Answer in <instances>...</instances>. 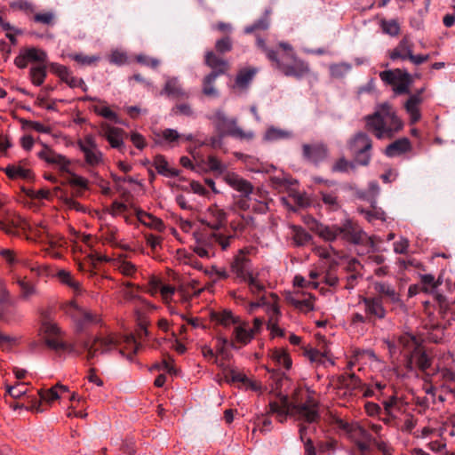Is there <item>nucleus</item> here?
I'll return each instance as SVG.
<instances>
[{"instance_id": "nucleus-59", "label": "nucleus", "mask_w": 455, "mask_h": 455, "mask_svg": "<svg viewBox=\"0 0 455 455\" xmlns=\"http://www.w3.org/2000/svg\"><path fill=\"white\" fill-rule=\"evenodd\" d=\"M351 69V66L347 63L334 64L330 67V71L332 76L340 77L347 74Z\"/></svg>"}, {"instance_id": "nucleus-21", "label": "nucleus", "mask_w": 455, "mask_h": 455, "mask_svg": "<svg viewBox=\"0 0 455 455\" xmlns=\"http://www.w3.org/2000/svg\"><path fill=\"white\" fill-rule=\"evenodd\" d=\"M303 157L313 164H317L327 157V148L322 143L304 144Z\"/></svg>"}, {"instance_id": "nucleus-4", "label": "nucleus", "mask_w": 455, "mask_h": 455, "mask_svg": "<svg viewBox=\"0 0 455 455\" xmlns=\"http://www.w3.org/2000/svg\"><path fill=\"white\" fill-rule=\"evenodd\" d=\"M366 126L378 139L392 138L403 126L391 106L380 105L375 113L365 117Z\"/></svg>"}, {"instance_id": "nucleus-49", "label": "nucleus", "mask_w": 455, "mask_h": 455, "mask_svg": "<svg viewBox=\"0 0 455 455\" xmlns=\"http://www.w3.org/2000/svg\"><path fill=\"white\" fill-rule=\"evenodd\" d=\"M290 303L294 306L297 309H299L301 312H309L313 310L314 305L311 299V297L304 298V299H299L296 297H291L289 299Z\"/></svg>"}, {"instance_id": "nucleus-52", "label": "nucleus", "mask_w": 455, "mask_h": 455, "mask_svg": "<svg viewBox=\"0 0 455 455\" xmlns=\"http://www.w3.org/2000/svg\"><path fill=\"white\" fill-rule=\"evenodd\" d=\"M5 172L7 176L12 179H28L30 177V171L28 169L18 165H11L6 167Z\"/></svg>"}, {"instance_id": "nucleus-18", "label": "nucleus", "mask_w": 455, "mask_h": 455, "mask_svg": "<svg viewBox=\"0 0 455 455\" xmlns=\"http://www.w3.org/2000/svg\"><path fill=\"white\" fill-rule=\"evenodd\" d=\"M37 156L47 164L56 166L62 172H68L70 164L69 160L45 145H44L43 149L37 153Z\"/></svg>"}, {"instance_id": "nucleus-57", "label": "nucleus", "mask_w": 455, "mask_h": 455, "mask_svg": "<svg viewBox=\"0 0 455 455\" xmlns=\"http://www.w3.org/2000/svg\"><path fill=\"white\" fill-rule=\"evenodd\" d=\"M71 58L84 66L92 65L100 59V56H88L82 53L73 54L71 55Z\"/></svg>"}, {"instance_id": "nucleus-54", "label": "nucleus", "mask_w": 455, "mask_h": 455, "mask_svg": "<svg viewBox=\"0 0 455 455\" xmlns=\"http://www.w3.org/2000/svg\"><path fill=\"white\" fill-rule=\"evenodd\" d=\"M380 26H381L383 32L391 36H395L400 32V26L397 23V21L395 20H381Z\"/></svg>"}, {"instance_id": "nucleus-17", "label": "nucleus", "mask_w": 455, "mask_h": 455, "mask_svg": "<svg viewBox=\"0 0 455 455\" xmlns=\"http://www.w3.org/2000/svg\"><path fill=\"white\" fill-rule=\"evenodd\" d=\"M224 181L234 190L240 194V196L249 197L253 192L251 183L235 172L225 174Z\"/></svg>"}, {"instance_id": "nucleus-41", "label": "nucleus", "mask_w": 455, "mask_h": 455, "mask_svg": "<svg viewBox=\"0 0 455 455\" xmlns=\"http://www.w3.org/2000/svg\"><path fill=\"white\" fill-rule=\"evenodd\" d=\"M252 225L253 218L249 214L238 215L230 222V226L235 232H243Z\"/></svg>"}, {"instance_id": "nucleus-12", "label": "nucleus", "mask_w": 455, "mask_h": 455, "mask_svg": "<svg viewBox=\"0 0 455 455\" xmlns=\"http://www.w3.org/2000/svg\"><path fill=\"white\" fill-rule=\"evenodd\" d=\"M78 148L83 152L84 160L90 166H98L103 163V154L92 135H86L77 141Z\"/></svg>"}, {"instance_id": "nucleus-46", "label": "nucleus", "mask_w": 455, "mask_h": 455, "mask_svg": "<svg viewBox=\"0 0 455 455\" xmlns=\"http://www.w3.org/2000/svg\"><path fill=\"white\" fill-rule=\"evenodd\" d=\"M226 378L228 379V381L230 380L232 382H240V383H243V385L251 386V387L252 389H257L258 388L256 384L252 383L246 377V375L243 372L239 371L237 370H235V369L229 370V371L228 372Z\"/></svg>"}, {"instance_id": "nucleus-30", "label": "nucleus", "mask_w": 455, "mask_h": 455, "mask_svg": "<svg viewBox=\"0 0 455 455\" xmlns=\"http://www.w3.org/2000/svg\"><path fill=\"white\" fill-rule=\"evenodd\" d=\"M137 217L140 223L152 229L159 232H162L164 229V224L162 220L148 212L144 211H138Z\"/></svg>"}, {"instance_id": "nucleus-45", "label": "nucleus", "mask_w": 455, "mask_h": 455, "mask_svg": "<svg viewBox=\"0 0 455 455\" xmlns=\"http://www.w3.org/2000/svg\"><path fill=\"white\" fill-rule=\"evenodd\" d=\"M414 358L416 359L417 365L419 369L424 371L430 366V361L427 355L425 353L417 350L411 355V358L408 359L407 368L409 370H412V360Z\"/></svg>"}, {"instance_id": "nucleus-48", "label": "nucleus", "mask_w": 455, "mask_h": 455, "mask_svg": "<svg viewBox=\"0 0 455 455\" xmlns=\"http://www.w3.org/2000/svg\"><path fill=\"white\" fill-rule=\"evenodd\" d=\"M273 299V302L266 301V312L268 315V322L275 323V321H279V317L281 315L280 308L275 303L277 297L274 294L271 295Z\"/></svg>"}, {"instance_id": "nucleus-5", "label": "nucleus", "mask_w": 455, "mask_h": 455, "mask_svg": "<svg viewBox=\"0 0 455 455\" xmlns=\"http://www.w3.org/2000/svg\"><path fill=\"white\" fill-rule=\"evenodd\" d=\"M232 272L242 281L248 284L249 290L252 294H259L266 290V273L264 269L254 271L251 267V263L247 257L240 251L235 256L232 265Z\"/></svg>"}, {"instance_id": "nucleus-7", "label": "nucleus", "mask_w": 455, "mask_h": 455, "mask_svg": "<svg viewBox=\"0 0 455 455\" xmlns=\"http://www.w3.org/2000/svg\"><path fill=\"white\" fill-rule=\"evenodd\" d=\"M208 118L220 137L230 136L241 140H250L254 137L253 132H244L237 125L236 118H228L220 108L214 110Z\"/></svg>"}, {"instance_id": "nucleus-26", "label": "nucleus", "mask_w": 455, "mask_h": 455, "mask_svg": "<svg viewBox=\"0 0 455 455\" xmlns=\"http://www.w3.org/2000/svg\"><path fill=\"white\" fill-rule=\"evenodd\" d=\"M27 230H29L30 235L36 236L40 242L47 243L52 245L56 244L53 240V234L48 229V227L43 221L36 223L34 226L29 224Z\"/></svg>"}, {"instance_id": "nucleus-6", "label": "nucleus", "mask_w": 455, "mask_h": 455, "mask_svg": "<svg viewBox=\"0 0 455 455\" xmlns=\"http://www.w3.org/2000/svg\"><path fill=\"white\" fill-rule=\"evenodd\" d=\"M232 238V235H224L216 231L199 233L195 237L193 251L201 258L210 259L216 254L218 248L227 250Z\"/></svg>"}, {"instance_id": "nucleus-33", "label": "nucleus", "mask_w": 455, "mask_h": 455, "mask_svg": "<svg viewBox=\"0 0 455 455\" xmlns=\"http://www.w3.org/2000/svg\"><path fill=\"white\" fill-rule=\"evenodd\" d=\"M412 52V46L410 41L406 38H403L400 41L398 45L391 52L390 59L395 60L397 59L406 60L410 59V56Z\"/></svg>"}, {"instance_id": "nucleus-32", "label": "nucleus", "mask_w": 455, "mask_h": 455, "mask_svg": "<svg viewBox=\"0 0 455 455\" xmlns=\"http://www.w3.org/2000/svg\"><path fill=\"white\" fill-rule=\"evenodd\" d=\"M411 149V142L408 139L403 138L395 140L388 145L386 148V155L389 157H394L402 155Z\"/></svg>"}, {"instance_id": "nucleus-1", "label": "nucleus", "mask_w": 455, "mask_h": 455, "mask_svg": "<svg viewBox=\"0 0 455 455\" xmlns=\"http://www.w3.org/2000/svg\"><path fill=\"white\" fill-rule=\"evenodd\" d=\"M41 331L45 334V343L50 348L75 355H81L84 352L88 362L99 354H108L116 349H118L122 355H124V350H131L132 354H128L127 358L132 360V355L139 349V344L133 335L121 338L115 333L100 334L92 339L82 340L77 345L66 343L60 339V328L47 317L42 322Z\"/></svg>"}, {"instance_id": "nucleus-23", "label": "nucleus", "mask_w": 455, "mask_h": 455, "mask_svg": "<svg viewBox=\"0 0 455 455\" xmlns=\"http://www.w3.org/2000/svg\"><path fill=\"white\" fill-rule=\"evenodd\" d=\"M372 286L374 291L378 293L377 297H381L383 302L384 299L393 304H399L401 302L400 294L390 283L386 282H374Z\"/></svg>"}, {"instance_id": "nucleus-53", "label": "nucleus", "mask_w": 455, "mask_h": 455, "mask_svg": "<svg viewBox=\"0 0 455 455\" xmlns=\"http://www.w3.org/2000/svg\"><path fill=\"white\" fill-rule=\"evenodd\" d=\"M26 56L28 58L29 61H36L39 63H44L47 60V53L37 48H28L25 50Z\"/></svg>"}, {"instance_id": "nucleus-34", "label": "nucleus", "mask_w": 455, "mask_h": 455, "mask_svg": "<svg viewBox=\"0 0 455 455\" xmlns=\"http://www.w3.org/2000/svg\"><path fill=\"white\" fill-rule=\"evenodd\" d=\"M271 360L279 367L289 370L291 367V359L288 352L282 347L275 348L270 354Z\"/></svg>"}, {"instance_id": "nucleus-38", "label": "nucleus", "mask_w": 455, "mask_h": 455, "mask_svg": "<svg viewBox=\"0 0 455 455\" xmlns=\"http://www.w3.org/2000/svg\"><path fill=\"white\" fill-rule=\"evenodd\" d=\"M291 137V132L271 126L267 129L264 134V140L272 142L281 140H288Z\"/></svg>"}, {"instance_id": "nucleus-11", "label": "nucleus", "mask_w": 455, "mask_h": 455, "mask_svg": "<svg viewBox=\"0 0 455 455\" xmlns=\"http://www.w3.org/2000/svg\"><path fill=\"white\" fill-rule=\"evenodd\" d=\"M348 149L355 157V163L360 165H367L371 161L370 151L372 147L371 140L370 137L363 133H356L348 141Z\"/></svg>"}, {"instance_id": "nucleus-27", "label": "nucleus", "mask_w": 455, "mask_h": 455, "mask_svg": "<svg viewBox=\"0 0 455 455\" xmlns=\"http://www.w3.org/2000/svg\"><path fill=\"white\" fill-rule=\"evenodd\" d=\"M299 422V434L301 442L304 443L305 455H315V449L310 437H307L308 431H315V427H307V422Z\"/></svg>"}, {"instance_id": "nucleus-37", "label": "nucleus", "mask_w": 455, "mask_h": 455, "mask_svg": "<svg viewBox=\"0 0 455 455\" xmlns=\"http://www.w3.org/2000/svg\"><path fill=\"white\" fill-rule=\"evenodd\" d=\"M154 166L157 172L166 177H176L179 172L169 166L168 162L163 156H156L154 159Z\"/></svg>"}, {"instance_id": "nucleus-2", "label": "nucleus", "mask_w": 455, "mask_h": 455, "mask_svg": "<svg viewBox=\"0 0 455 455\" xmlns=\"http://www.w3.org/2000/svg\"><path fill=\"white\" fill-rule=\"evenodd\" d=\"M271 392L278 401L270 402V412L275 413L279 422L283 423L288 417L297 421L315 424L320 419L319 403L314 393L309 390H297L291 400L283 393L289 384V379L283 372L273 370L269 371Z\"/></svg>"}, {"instance_id": "nucleus-44", "label": "nucleus", "mask_w": 455, "mask_h": 455, "mask_svg": "<svg viewBox=\"0 0 455 455\" xmlns=\"http://www.w3.org/2000/svg\"><path fill=\"white\" fill-rule=\"evenodd\" d=\"M216 73H210L203 80V92L206 96L218 97L219 92L214 87V83L217 79Z\"/></svg>"}, {"instance_id": "nucleus-9", "label": "nucleus", "mask_w": 455, "mask_h": 455, "mask_svg": "<svg viewBox=\"0 0 455 455\" xmlns=\"http://www.w3.org/2000/svg\"><path fill=\"white\" fill-rule=\"evenodd\" d=\"M64 311L72 318L79 331L100 322V315L87 310L75 300L68 302L64 306Z\"/></svg>"}, {"instance_id": "nucleus-22", "label": "nucleus", "mask_w": 455, "mask_h": 455, "mask_svg": "<svg viewBox=\"0 0 455 455\" xmlns=\"http://www.w3.org/2000/svg\"><path fill=\"white\" fill-rule=\"evenodd\" d=\"M183 134L177 130L167 128L155 134V143L159 146L174 148L182 140Z\"/></svg>"}, {"instance_id": "nucleus-19", "label": "nucleus", "mask_w": 455, "mask_h": 455, "mask_svg": "<svg viewBox=\"0 0 455 455\" xmlns=\"http://www.w3.org/2000/svg\"><path fill=\"white\" fill-rule=\"evenodd\" d=\"M96 259L100 262L105 261L110 263L113 267L127 276L132 275L137 270V267L133 263L122 256H118L117 258H111L100 253H97Z\"/></svg>"}, {"instance_id": "nucleus-15", "label": "nucleus", "mask_w": 455, "mask_h": 455, "mask_svg": "<svg viewBox=\"0 0 455 455\" xmlns=\"http://www.w3.org/2000/svg\"><path fill=\"white\" fill-rule=\"evenodd\" d=\"M100 134L108 140L111 148L123 150L124 147V132L123 129L115 127L108 123H102Z\"/></svg>"}, {"instance_id": "nucleus-60", "label": "nucleus", "mask_w": 455, "mask_h": 455, "mask_svg": "<svg viewBox=\"0 0 455 455\" xmlns=\"http://www.w3.org/2000/svg\"><path fill=\"white\" fill-rule=\"evenodd\" d=\"M55 14L53 12H46L44 13H36L34 16V20L44 25H52L54 23Z\"/></svg>"}, {"instance_id": "nucleus-58", "label": "nucleus", "mask_w": 455, "mask_h": 455, "mask_svg": "<svg viewBox=\"0 0 455 455\" xmlns=\"http://www.w3.org/2000/svg\"><path fill=\"white\" fill-rule=\"evenodd\" d=\"M269 26V20L267 16L259 19L258 21H256L253 25L248 26L244 28V33L250 34L256 30H265Z\"/></svg>"}, {"instance_id": "nucleus-10", "label": "nucleus", "mask_w": 455, "mask_h": 455, "mask_svg": "<svg viewBox=\"0 0 455 455\" xmlns=\"http://www.w3.org/2000/svg\"><path fill=\"white\" fill-rule=\"evenodd\" d=\"M336 424L339 428L345 431L347 437L355 443L360 451L363 452L370 448L371 435L358 423H348L338 419Z\"/></svg>"}, {"instance_id": "nucleus-39", "label": "nucleus", "mask_w": 455, "mask_h": 455, "mask_svg": "<svg viewBox=\"0 0 455 455\" xmlns=\"http://www.w3.org/2000/svg\"><path fill=\"white\" fill-rule=\"evenodd\" d=\"M213 320L218 323L223 325L226 328L230 326H235V324L241 320L238 317L233 315L230 311L224 310L222 312L214 313L212 315Z\"/></svg>"}, {"instance_id": "nucleus-8", "label": "nucleus", "mask_w": 455, "mask_h": 455, "mask_svg": "<svg viewBox=\"0 0 455 455\" xmlns=\"http://www.w3.org/2000/svg\"><path fill=\"white\" fill-rule=\"evenodd\" d=\"M267 58L277 69L287 76L301 77L309 71L307 64L299 60L294 52H291V57L285 60H280L275 51H268Z\"/></svg>"}, {"instance_id": "nucleus-35", "label": "nucleus", "mask_w": 455, "mask_h": 455, "mask_svg": "<svg viewBox=\"0 0 455 455\" xmlns=\"http://www.w3.org/2000/svg\"><path fill=\"white\" fill-rule=\"evenodd\" d=\"M421 103V97L419 95H411L405 103V109L410 116L411 123L418 122L420 117L419 106Z\"/></svg>"}, {"instance_id": "nucleus-47", "label": "nucleus", "mask_w": 455, "mask_h": 455, "mask_svg": "<svg viewBox=\"0 0 455 455\" xmlns=\"http://www.w3.org/2000/svg\"><path fill=\"white\" fill-rule=\"evenodd\" d=\"M93 111L106 118L111 121H114L115 123H120L117 114L114 111H112L108 106L106 105V102L103 100V103H99V105L93 106Z\"/></svg>"}, {"instance_id": "nucleus-64", "label": "nucleus", "mask_w": 455, "mask_h": 455, "mask_svg": "<svg viewBox=\"0 0 455 455\" xmlns=\"http://www.w3.org/2000/svg\"><path fill=\"white\" fill-rule=\"evenodd\" d=\"M109 61L115 65H124L127 61V55L124 52L115 50L111 52L109 56Z\"/></svg>"}, {"instance_id": "nucleus-62", "label": "nucleus", "mask_w": 455, "mask_h": 455, "mask_svg": "<svg viewBox=\"0 0 455 455\" xmlns=\"http://www.w3.org/2000/svg\"><path fill=\"white\" fill-rule=\"evenodd\" d=\"M39 395L41 399L47 403H52L60 398V393L56 386L47 389L46 391L40 392Z\"/></svg>"}, {"instance_id": "nucleus-14", "label": "nucleus", "mask_w": 455, "mask_h": 455, "mask_svg": "<svg viewBox=\"0 0 455 455\" xmlns=\"http://www.w3.org/2000/svg\"><path fill=\"white\" fill-rule=\"evenodd\" d=\"M254 337L255 335L252 333V330H251V324L246 321L240 320L233 329V339L230 342V346L234 348L237 347L235 344L246 346Z\"/></svg>"}, {"instance_id": "nucleus-40", "label": "nucleus", "mask_w": 455, "mask_h": 455, "mask_svg": "<svg viewBox=\"0 0 455 455\" xmlns=\"http://www.w3.org/2000/svg\"><path fill=\"white\" fill-rule=\"evenodd\" d=\"M57 277L59 278L60 283L68 285L76 293L81 292V291H82L81 283L77 280L73 278L70 272L61 269V270L58 271Z\"/></svg>"}, {"instance_id": "nucleus-55", "label": "nucleus", "mask_w": 455, "mask_h": 455, "mask_svg": "<svg viewBox=\"0 0 455 455\" xmlns=\"http://www.w3.org/2000/svg\"><path fill=\"white\" fill-rule=\"evenodd\" d=\"M355 167L354 162H349L346 158H339L332 166V172H347L349 170H354Z\"/></svg>"}, {"instance_id": "nucleus-20", "label": "nucleus", "mask_w": 455, "mask_h": 455, "mask_svg": "<svg viewBox=\"0 0 455 455\" xmlns=\"http://www.w3.org/2000/svg\"><path fill=\"white\" fill-rule=\"evenodd\" d=\"M361 301L364 305L365 313L369 317L385 318L387 311L381 297H363Z\"/></svg>"}, {"instance_id": "nucleus-63", "label": "nucleus", "mask_w": 455, "mask_h": 455, "mask_svg": "<svg viewBox=\"0 0 455 455\" xmlns=\"http://www.w3.org/2000/svg\"><path fill=\"white\" fill-rule=\"evenodd\" d=\"M215 49L219 53H225L230 52L232 49L231 39L227 36L218 40L215 44Z\"/></svg>"}, {"instance_id": "nucleus-31", "label": "nucleus", "mask_w": 455, "mask_h": 455, "mask_svg": "<svg viewBox=\"0 0 455 455\" xmlns=\"http://www.w3.org/2000/svg\"><path fill=\"white\" fill-rule=\"evenodd\" d=\"M410 74L400 68H395L393 70H385L379 73V77L382 81L386 82L388 84L395 85L398 82H401L406 77H410Z\"/></svg>"}, {"instance_id": "nucleus-42", "label": "nucleus", "mask_w": 455, "mask_h": 455, "mask_svg": "<svg viewBox=\"0 0 455 455\" xmlns=\"http://www.w3.org/2000/svg\"><path fill=\"white\" fill-rule=\"evenodd\" d=\"M257 70L255 68L242 69L235 78V85L241 89H246L252 81Z\"/></svg>"}, {"instance_id": "nucleus-50", "label": "nucleus", "mask_w": 455, "mask_h": 455, "mask_svg": "<svg viewBox=\"0 0 455 455\" xmlns=\"http://www.w3.org/2000/svg\"><path fill=\"white\" fill-rule=\"evenodd\" d=\"M164 92L173 97L184 95V92L182 91L177 78H169L166 81Z\"/></svg>"}, {"instance_id": "nucleus-13", "label": "nucleus", "mask_w": 455, "mask_h": 455, "mask_svg": "<svg viewBox=\"0 0 455 455\" xmlns=\"http://www.w3.org/2000/svg\"><path fill=\"white\" fill-rule=\"evenodd\" d=\"M29 227L24 219L16 214H7L0 220V229L10 235H19L20 231H26Z\"/></svg>"}, {"instance_id": "nucleus-28", "label": "nucleus", "mask_w": 455, "mask_h": 455, "mask_svg": "<svg viewBox=\"0 0 455 455\" xmlns=\"http://www.w3.org/2000/svg\"><path fill=\"white\" fill-rule=\"evenodd\" d=\"M289 228V236L295 246H304L312 239L311 235L301 227L291 225Z\"/></svg>"}, {"instance_id": "nucleus-61", "label": "nucleus", "mask_w": 455, "mask_h": 455, "mask_svg": "<svg viewBox=\"0 0 455 455\" xmlns=\"http://www.w3.org/2000/svg\"><path fill=\"white\" fill-rule=\"evenodd\" d=\"M201 350H202V354L204 358H206L207 360H212L214 363H216L220 368L223 367V363L219 361V358H218L216 353L213 351V349L210 346L204 345L202 347Z\"/></svg>"}, {"instance_id": "nucleus-24", "label": "nucleus", "mask_w": 455, "mask_h": 455, "mask_svg": "<svg viewBox=\"0 0 455 455\" xmlns=\"http://www.w3.org/2000/svg\"><path fill=\"white\" fill-rule=\"evenodd\" d=\"M204 62L212 69L211 73H216L217 76L225 74L229 68L228 62L212 51L205 52Z\"/></svg>"}, {"instance_id": "nucleus-29", "label": "nucleus", "mask_w": 455, "mask_h": 455, "mask_svg": "<svg viewBox=\"0 0 455 455\" xmlns=\"http://www.w3.org/2000/svg\"><path fill=\"white\" fill-rule=\"evenodd\" d=\"M14 282L20 289V297L24 300H28L31 297L37 295L38 291L34 283L28 281L26 277L18 275H14Z\"/></svg>"}, {"instance_id": "nucleus-25", "label": "nucleus", "mask_w": 455, "mask_h": 455, "mask_svg": "<svg viewBox=\"0 0 455 455\" xmlns=\"http://www.w3.org/2000/svg\"><path fill=\"white\" fill-rule=\"evenodd\" d=\"M148 291L152 295H155L157 292H159L161 294L162 299L165 302H169L175 292V287L170 284L164 283L160 279L152 278L149 282Z\"/></svg>"}, {"instance_id": "nucleus-3", "label": "nucleus", "mask_w": 455, "mask_h": 455, "mask_svg": "<svg viewBox=\"0 0 455 455\" xmlns=\"http://www.w3.org/2000/svg\"><path fill=\"white\" fill-rule=\"evenodd\" d=\"M313 229L321 238L327 242L341 239L354 244H365L368 248H373L374 246L371 237L351 220H345L339 225L331 226L316 222Z\"/></svg>"}, {"instance_id": "nucleus-51", "label": "nucleus", "mask_w": 455, "mask_h": 455, "mask_svg": "<svg viewBox=\"0 0 455 455\" xmlns=\"http://www.w3.org/2000/svg\"><path fill=\"white\" fill-rule=\"evenodd\" d=\"M46 76V67L43 65H39L37 67H33L30 69V77L32 80V83L36 85L40 86Z\"/></svg>"}, {"instance_id": "nucleus-56", "label": "nucleus", "mask_w": 455, "mask_h": 455, "mask_svg": "<svg viewBox=\"0 0 455 455\" xmlns=\"http://www.w3.org/2000/svg\"><path fill=\"white\" fill-rule=\"evenodd\" d=\"M6 391L12 397L18 399L27 393V388L23 383H17L14 386H6Z\"/></svg>"}, {"instance_id": "nucleus-36", "label": "nucleus", "mask_w": 455, "mask_h": 455, "mask_svg": "<svg viewBox=\"0 0 455 455\" xmlns=\"http://www.w3.org/2000/svg\"><path fill=\"white\" fill-rule=\"evenodd\" d=\"M398 345L406 352L405 356H408L418 350L419 340L414 336L405 333L399 338Z\"/></svg>"}, {"instance_id": "nucleus-43", "label": "nucleus", "mask_w": 455, "mask_h": 455, "mask_svg": "<svg viewBox=\"0 0 455 455\" xmlns=\"http://www.w3.org/2000/svg\"><path fill=\"white\" fill-rule=\"evenodd\" d=\"M205 164L207 165L209 171L218 175H222L223 179L225 177V174L229 172L227 170V165L214 156H209L205 162Z\"/></svg>"}, {"instance_id": "nucleus-16", "label": "nucleus", "mask_w": 455, "mask_h": 455, "mask_svg": "<svg viewBox=\"0 0 455 455\" xmlns=\"http://www.w3.org/2000/svg\"><path fill=\"white\" fill-rule=\"evenodd\" d=\"M226 220L227 215L224 210L214 204L207 209L203 222L211 228L212 231L220 232L219 230L225 226Z\"/></svg>"}]
</instances>
